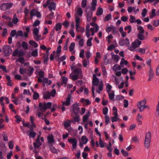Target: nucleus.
Listing matches in <instances>:
<instances>
[{
  "instance_id": "38",
  "label": "nucleus",
  "mask_w": 159,
  "mask_h": 159,
  "mask_svg": "<svg viewBox=\"0 0 159 159\" xmlns=\"http://www.w3.org/2000/svg\"><path fill=\"white\" fill-rule=\"evenodd\" d=\"M37 11H36L35 9H32L30 12V14L31 17H32L33 16H35L36 15V13Z\"/></svg>"
},
{
  "instance_id": "41",
  "label": "nucleus",
  "mask_w": 159,
  "mask_h": 159,
  "mask_svg": "<svg viewBox=\"0 0 159 159\" xmlns=\"http://www.w3.org/2000/svg\"><path fill=\"white\" fill-rule=\"evenodd\" d=\"M19 20L17 17H16V15L15 14L14 15V17L12 19V21L15 24H17Z\"/></svg>"
},
{
  "instance_id": "62",
  "label": "nucleus",
  "mask_w": 159,
  "mask_h": 159,
  "mask_svg": "<svg viewBox=\"0 0 159 159\" xmlns=\"http://www.w3.org/2000/svg\"><path fill=\"white\" fill-rule=\"evenodd\" d=\"M41 35H38V34L37 36H34V39L38 41L41 39Z\"/></svg>"
},
{
  "instance_id": "58",
  "label": "nucleus",
  "mask_w": 159,
  "mask_h": 159,
  "mask_svg": "<svg viewBox=\"0 0 159 159\" xmlns=\"http://www.w3.org/2000/svg\"><path fill=\"white\" fill-rule=\"evenodd\" d=\"M112 110L113 111V114L114 115H115V117H116V116L118 115L117 109L115 107H113Z\"/></svg>"
},
{
  "instance_id": "7",
  "label": "nucleus",
  "mask_w": 159,
  "mask_h": 159,
  "mask_svg": "<svg viewBox=\"0 0 159 159\" xmlns=\"http://www.w3.org/2000/svg\"><path fill=\"white\" fill-rule=\"evenodd\" d=\"M85 12H86L87 21L88 22H89L91 20L93 13L91 11H89L88 8H87L85 10Z\"/></svg>"
},
{
  "instance_id": "43",
  "label": "nucleus",
  "mask_w": 159,
  "mask_h": 159,
  "mask_svg": "<svg viewBox=\"0 0 159 159\" xmlns=\"http://www.w3.org/2000/svg\"><path fill=\"white\" fill-rule=\"evenodd\" d=\"M156 10L155 9H152V15L150 16V18L152 19L157 16L156 13H155Z\"/></svg>"
},
{
  "instance_id": "26",
  "label": "nucleus",
  "mask_w": 159,
  "mask_h": 159,
  "mask_svg": "<svg viewBox=\"0 0 159 159\" xmlns=\"http://www.w3.org/2000/svg\"><path fill=\"white\" fill-rule=\"evenodd\" d=\"M137 30L139 31V33L138 34H143L144 32V30L143 29V27L141 26H139L138 25L137 26Z\"/></svg>"
},
{
  "instance_id": "34",
  "label": "nucleus",
  "mask_w": 159,
  "mask_h": 159,
  "mask_svg": "<svg viewBox=\"0 0 159 159\" xmlns=\"http://www.w3.org/2000/svg\"><path fill=\"white\" fill-rule=\"evenodd\" d=\"M36 134V133L35 132L31 131L30 132L28 135L29 136L30 138H34L35 137Z\"/></svg>"
},
{
  "instance_id": "10",
  "label": "nucleus",
  "mask_w": 159,
  "mask_h": 159,
  "mask_svg": "<svg viewBox=\"0 0 159 159\" xmlns=\"http://www.w3.org/2000/svg\"><path fill=\"white\" fill-rule=\"evenodd\" d=\"M71 98V95L69 94L67 97L66 101L62 102V105L63 106L65 105L66 106H68L70 105L71 103H70V100Z\"/></svg>"
},
{
  "instance_id": "30",
  "label": "nucleus",
  "mask_w": 159,
  "mask_h": 159,
  "mask_svg": "<svg viewBox=\"0 0 159 159\" xmlns=\"http://www.w3.org/2000/svg\"><path fill=\"white\" fill-rule=\"evenodd\" d=\"M49 148L51 152L53 153H57L58 151H59V150H57L55 149L52 145L50 146Z\"/></svg>"
},
{
  "instance_id": "3",
  "label": "nucleus",
  "mask_w": 159,
  "mask_h": 159,
  "mask_svg": "<svg viewBox=\"0 0 159 159\" xmlns=\"http://www.w3.org/2000/svg\"><path fill=\"white\" fill-rule=\"evenodd\" d=\"M12 5L13 4L11 3H3L1 4L0 8L2 10L5 11L9 9L12 7Z\"/></svg>"
},
{
  "instance_id": "46",
  "label": "nucleus",
  "mask_w": 159,
  "mask_h": 159,
  "mask_svg": "<svg viewBox=\"0 0 159 159\" xmlns=\"http://www.w3.org/2000/svg\"><path fill=\"white\" fill-rule=\"evenodd\" d=\"M137 51H138L139 52L141 53L142 54H144L145 52L146 48H139L138 49L136 50Z\"/></svg>"
},
{
  "instance_id": "24",
  "label": "nucleus",
  "mask_w": 159,
  "mask_h": 159,
  "mask_svg": "<svg viewBox=\"0 0 159 159\" xmlns=\"http://www.w3.org/2000/svg\"><path fill=\"white\" fill-rule=\"evenodd\" d=\"M89 27L90 26L89 25H87L86 28V36L88 38H89L90 36V34L89 33Z\"/></svg>"
},
{
  "instance_id": "42",
  "label": "nucleus",
  "mask_w": 159,
  "mask_h": 159,
  "mask_svg": "<svg viewBox=\"0 0 159 159\" xmlns=\"http://www.w3.org/2000/svg\"><path fill=\"white\" fill-rule=\"evenodd\" d=\"M54 17V13L53 12H51L48 15L46 18L48 19H52Z\"/></svg>"
},
{
  "instance_id": "63",
  "label": "nucleus",
  "mask_w": 159,
  "mask_h": 159,
  "mask_svg": "<svg viewBox=\"0 0 159 159\" xmlns=\"http://www.w3.org/2000/svg\"><path fill=\"white\" fill-rule=\"evenodd\" d=\"M147 12V10L146 8L143 9L141 13L142 16L143 17H145L146 16Z\"/></svg>"
},
{
  "instance_id": "33",
  "label": "nucleus",
  "mask_w": 159,
  "mask_h": 159,
  "mask_svg": "<svg viewBox=\"0 0 159 159\" xmlns=\"http://www.w3.org/2000/svg\"><path fill=\"white\" fill-rule=\"evenodd\" d=\"M149 76H150V77H153L154 75V73L153 71V70L152 67L149 68L148 73Z\"/></svg>"
},
{
  "instance_id": "45",
  "label": "nucleus",
  "mask_w": 159,
  "mask_h": 159,
  "mask_svg": "<svg viewBox=\"0 0 159 159\" xmlns=\"http://www.w3.org/2000/svg\"><path fill=\"white\" fill-rule=\"evenodd\" d=\"M39 30L37 28H34V29L33 31V34H34V36H37L39 34Z\"/></svg>"
},
{
  "instance_id": "40",
  "label": "nucleus",
  "mask_w": 159,
  "mask_h": 159,
  "mask_svg": "<svg viewBox=\"0 0 159 159\" xmlns=\"http://www.w3.org/2000/svg\"><path fill=\"white\" fill-rule=\"evenodd\" d=\"M39 97V94L37 92H35L34 93L33 95V98L34 100H37Z\"/></svg>"
},
{
  "instance_id": "57",
  "label": "nucleus",
  "mask_w": 159,
  "mask_h": 159,
  "mask_svg": "<svg viewBox=\"0 0 159 159\" xmlns=\"http://www.w3.org/2000/svg\"><path fill=\"white\" fill-rule=\"evenodd\" d=\"M119 118H118V115L115 117V115L113 117H111V120L112 122L117 121L118 120Z\"/></svg>"
},
{
  "instance_id": "27",
  "label": "nucleus",
  "mask_w": 159,
  "mask_h": 159,
  "mask_svg": "<svg viewBox=\"0 0 159 159\" xmlns=\"http://www.w3.org/2000/svg\"><path fill=\"white\" fill-rule=\"evenodd\" d=\"M128 63L126 60H125L124 58H122L121 59V61L120 63V65L121 66V67H122L123 66V64H125L126 65H127Z\"/></svg>"
},
{
  "instance_id": "28",
  "label": "nucleus",
  "mask_w": 159,
  "mask_h": 159,
  "mask_svg": "<svg viewBox=\"0 0 159 159\" xmlns=\"http://www.w3.org/2000/svg\"><path fill=\"white\" fill-rule=\"evenodd\" d=\"M121 67L120 65L119 66L118 64H116L113 66V70L115 71L117 70H121Z\"/></svg>"
},
{
  "instance_id": "61",
  "label": "nucleus",
  "mask_w": 159,
  "mask_h": 159,
  "mask_svg": "<svg viewBox=\"0 0 159 159\" xmlns=\"http://www.w3.org/2000/svg\"><path fill=\"white\" fill-rule=\"evenodd\" d=\"M40 23V21L39 20H35L33 26V27L39 25Z\"/></svg>"
},
{
  "instance_id": "64",
  "label": "nucleus",
  "mask_w": 159,
  "mask_h": 159,
  "mask_svg": "<svg viewBox=\"0 0 159 159\" xmlns=\"http://www.w3.org/2000/svg\"><path fill=\"white\" fill-rule=\"evenodd\" d=\"M112 33L114 34H117L118 32L116 28L114 26H113V27H112Z\"/></svg>"
},
{
  "instance_id": "35",
  "label": "nucleus",
  "mask_w": 159,
  "mask_h": 159,
  "mask_svg": "<svg viewBox=\"0 0 159 159\" xmlns=\"http://www.w3.org/2000/svg\"><path fill=\"white\" fill-rule=\"evenodd\" d=\"M38 55V51L37 49H35L31 52V55L32 56L36 57Z\"/></svg>"
},
{
  "instance_id": "4",
  "label": "nucleus",
  "mask_w": 159,
  "mask_h": 159,
  "mask_svg": "<svg viewBox=\"0 0 159 159\" xmlns=\"http://www.w3.org/2000/svg\"><path fill=\"white\" fill-rule=\"evenodd\" d=\"M2 51L5 54L6 56H9L12 52L11 48L9 45L4 46L3 47Z\"/></svg>"
},
{
  "instance_id": "6",
  "label": "nucleus",
  "mask_w": 159,
  "mask_h": 159,
  "mask_svg": "<svg viewBox=\"0 0 159 159\" xmlns=\"http://www.w3.org/2000/svg\"><path fill=\"white\" fill-rule=\"evenodd\" d=\"M73 108V111L75 115H78L80 111V108L78 107V103L73 104L72 106Z\"/></svg>"
},
{
  "instance_id": "1",
  "label": "nucleus",
  "mask_w": 159,
  "mask_h": 159,
  "mask_svg": "<svg viewBox=\"0 0 159 159\" xmlns=\"http://www.w3.org/2000/svg\"><path fill=\"white\" fill-rule=\"evenodd\" d=\"M141 43L142 42L141 41L139 40L138 39H136L132 43L130 46L128 47V49L131 51H134L136 48L139 47Z\"/></svg>"
},
{
  "instance_id": "54",
  "label": "nucleus",
  "mask_w": 159,
  "mask_h": 159,
  "mask_svg": "<svg viewBox=\"0 0 159 159\" xmlns=\"http://www.w3.org/2000/svg\"><path fill=\"white\" fill-rule=\"evenodd\" d=\"M9 148L10 149H12L13 148L14 144L13 141L12 140H11L9 141L8 143Z\"/></svg>"
},
{
  "instance_id": "48",
  "label": "nucleus",
  "mask_w": 159,
  "mask_h": 159,
  "mask_svg": "<svg viewBox=\"0 0 159 159\" xmlns=\"http://www.w3.org/2000/svg\"><path fill=\"white\" fill-rule=\"evenodd\" d=\"M121 152L122 154L124 157H127L129 156V153L126 151H125L123 149H122L121 150Z\"/></svg>"
},
{
  "instance_id": "29",
  "label": "nucleus",
  "mask_w": 159,
  "mask_h": 159,
  "mask_svg": "<svg viewBox=\"0 0 159 159\" xmlns=\"http://www.w3.org/2000/svg\"><path fill=\"white\" fill-rule=\"evenodd\" d=\"M137 37L138 38V39L140 41L144 40L145 39V37L143 35V34H138Z\"/></svg>"
},
{
  "instance_id": "13",
  "label": "nucleus",
  "mask_w": 159,
  "mask_h": 159,
  "mask_svg": "<svg viewBox=\"0 0 159 159\" xmlns=\"http://www.w3.org/2000/svg\"><path fill=\"white\" fill-rule=\"evenodd\" d=\"M90 112L89 111H87L86 114L84 115L83 117V121L84 122H86L88 120V117L90 116Z\"/></svg>"
},
{
  "instance_id": "19",
  "label": "nucleus",
  "mask_w": 159,
  "mask_h": 159,
  "mask_svg": "<svg viewBox=\"0 0 159 159\" xmlns=\"http://www.w3.org/2000/svg\"><path fill=\"white\" fill-rule=\"evenodd\" d=\"M51 95L49 91H46L43 94V98L44 99H48L50 98Z\"/></svg>"
},
{
  "instance_id": "16",
  "label": "nucleus",
  "mask_w": 159,
  "mask_h": 159,
  "mask_svg": "<svg viewBox=\"0 0 159 159\" xmlns=\"http://www.w3.org/2000/svg\"><path fill=\"white\" fill-rule=\"evenodd\" d=\"M78 74L73 75L72 73H71L70 75L69 78L75 81L78 79Z\"/></svg>"
},
{
  "instance_id": "55",
  "label": "nucleus",
  "mask_w": 159,
  "mask_h": 159,
  "mask_svg": "<svg viewBox=\"0 0 159 159\" xmlns=\"http://www.w3.org/2000/svg\"><path fill=\"white\" fill-rule=\"evenodd\" d=\"M15 117L16 119V122L17 123H19L21 121V117L20 116L16 115L15 116Z\"/></svg>"
},
{
  "instance_id": "47",
  "label": "nucleus",
  "mask_w": 159,
  "mask_h": 159,
  "mask_svg": "<svg viewBox=\"0 0 159 159\" xmlns=\"http://www.w3.org/2000/svg\"><path fill=\"white\" fill-rule=\"evenodd\" d=\"M76 14L77 15L81 16L83 14V11L81 8H79L77 10Z\"/></svg>"
},
{
  "instance_id": "32",
  "label": "nucleus",
  "mask_w": 159,
  "mask_h": 159,
  "mask_svg": "<svg viewBox=\"0 0 159 159\" xmlns=\"http://www.w3.org/2000/svg\"><path fill=\"white\" fill-rule=\"evenodd\" d=\"M81 139L84 144H86L88 141V139L85 136H82Z\"/></svg>"
},
{
  "instance_id": "9",
  "label": "nucleus",
  "mask_w": 159,
  "mask_h": 159,
  "mask_svg": "<svg viewBox=\"0 0 159 159\" xmlns=\"http://www.w3.org/2000/svg\"><path fill=\"white\" fill-rule=\"evenodd\" d=\"M68 141L72 143V147L73 148H75L77 146V140L76 139H68Z\"/></svg>"
},
{
  "instance_id": "20",
  "label": "nucleus",
  "mask_w": 159,
  "mask_h": 159,
  "mask_svg": "<svg viewBox=\"0 0 159 159\" xmlns=\"http://www.w3.org/2000/svg\"><path fill=\"white\" fill-rule=\"evenodd\" d=\"M39 107L40 108L41 110H46L47 109V108L46 107V103H44L42 104L41 102H40L39 104Z\"/></svg>"
},
{
  "instance_id": "53",
  "label": "nucleus",
  "mask_w": 159,
  "mask_h": 159,
  "mask_svg": "<svg viewBox=\"0 0 159 159\" xmlns=\"http://www.w3.org/2000/svg\"><path fill=\"white\" fill-rule=\"evenodd\" d=\"M87 0H82L81 2V7L83 8H85L87 5Z\"/></svg>"
},
{
  "instance_id": "52",
  "label": "nucleus",
  "mask_w": 159,
  "mask_h": 159,
  "mask_svg": "<svg viewBox=\"0 0 159 159\" xmlns=\"http://www.w3.org/2000/svg\"><path fill=\"white\" fill-rule=\"evenodd\" d=\"M108 111V108L107 107H104L103 108V113L104 115L106 116Z\"/></svg>"
},
{
  "instance_id": "12",
  "label": "nucleus",
  "mask_w": 159,
  "mask_h": 159,
  "mask_svg": "<svg viewBox=\"0 0 159 159\" xmlns=\"http://www.w3.org/2000/svg\"><path fill=\"white\" fill-rule=\"evenodd\" d=\"M75 116L73 117V119L71 120V122L73 123L74 124H75L76 122H79L80 120V116L78 115H75Z\"/></svg>"
},
{
  "instance_id": "37",
  "label": "nucleus",
  "mask_w": 159,
  "mask_h": 159,
  "mask_svg": "<svg viewBox=\"0 0 159 159\" xmlns=\"http://www.w3.org/2000/svg\"><path fill=\"white\" fill-rule=\"evenodd\" d=\"M34 147L35 149L38 148L42 145L41 142H35L33 143Z\"/></svg>"
},
{
  "instance_id": "17",
  "label": "nucleus",
  "mask_w": 159,
  "mask_h": 159,
  "mask_svg": "<svg viewBox=\"0 0 159 159\" xmlns=\"http://www.w3.org/2000/svg\"><path fill=\"white\" fill-rule=\"evenodd\" d=\"M47 139L49 143L51 144L55 142L53 136L52 135L49 136L48 137Z\"/></svg>"
},
{
  "instance_id": "60",
  "label": "nucleus",
  "mask_w": 159,
  "mask_h": 159,
  "mask_svg": "<svg viewBox=\"0 0 159 159\" xmlns=\"http://www.w3.org/2000/svg\"><path fill=\"white\" fill-rule=\"evenodd\" d=\"M109 93V99L111 100L113 99L114 98V97L115 96L114 92H113V93Z\"/></svg>"
},
{
  "instance_id": "50",
  "label": "nucleus",
  "mask_w": 159,
  "mask_h": 159,
  "mask_svg": "<svg viewBox=\"0 0 159 159\" xmlns=\"http://www.w3.org/2000/svg\"><path fill=\"white\" fill-rule=\"evenodd\" d=\"M22 47L25 50H27L28 49V46L27 43L25 42H23L22 43Z\"/></svg>"
},
{
  "instance_id": "31",
  "label": "nucleus",
  "mask_w": 159,
  "mask_h": 159,
  "mask_svg": "<svg viewBox=\"0 0 159 159\" xmlns=\"http://www.w3.org/2000/svg\"><path fill=\"white\" fill-rule=\"evenodd\" d=\"M23 32L22 30H18L16 32V38H17L18 37H23Z\"/></svg>"
},
{
  "instance_id": "15",
  "label": "nucleus",
  "mask_w": 159,
  "mask_h": 159,
  "mask_svg": "<svg viewBox=\"0 0 159 159\" xmlns=\"http://www.w3.org/2000/svg\"><path fill=\"white\" fill-rule=\"evenodd\" d=\"M56 8V4L54 2H52L50 4L49 6L48 7L49 10L50 11H52V9L55 10Z\"/></svg>"
},
{
  "instance_id": "36",
  "label": "nucleus",
  "mask_w": 159,
  "mask_h": 159,
  "mask_svg": "<svg viewBox=\"0 0 159 159\" xmlns=\"http://www.w3.org/2000/svg\"><path fill=\"white\" fill-rule=\"evenodd\" d=\"M71 122V121L70 120H68L67 121H65L64 122V126L66 128H68L70 126Z\"/></svg>"
},
{
  "instance_id": "59",
  "label": "nucleus",
  "mask_w": 159,
  "mask_h": 159,
  "mask_svg": "<svg viewBox=\"0 0 159 159\" xmlns=\"http://www.w3.org/2000/svg\"><path fill=\"white\" fill-rule=\"evenodd\" d=\"M38 75L41 78H44V72L43 71H40L38 73Z\"/></svg>"
},
{
  "instance_id": "51",
  "label": "nucleus",
  "mask_w": 159,
  "mask_h": 159,
  "mask_svg": "<svg viewBox=\"0 0 159 159\" xmlns=\"http://www.w3.org/2000/svg\"><path fill=\"white\" fill-rule=\"evenodd\" d=\"M19 55V50L17 49L15 50L12 53V56L14 57L18 56Z\"/></svg>"
},
{
  "instance_id": "22",
  "label": "nucleus",
  "mask_w": 159,
  "mask_h": 159,
  "mask_svg": "<svg viewBox=\"0 0 159 159\" xmlns=\"http://www.w3.org/2000/svg\"><path fill=\"white\" fill-rule=\"evenodd\" d=\"M34 70V69L32 67L30 66L29 69L27 70V74L29 76L31 75Z\"/></svg>"
},
{
  "instance_id": "5",
  "label": "nucleus",
  "mask_w": 159,
  "mask_h": 159,
  "mask_svg": "<svg viewBox=\"0 0 159 159\" xmlns=\"http://www.w3.org/2000/svg\"><path fill=\"white\" fill-rule=\"evenodd\" d=\"M119 44L121 46H123L125 44L126 46L128 47L130 44L129 39L127 38L125 39H121L119 41Z\"/></svg>"
},
{
  "instance_id": "18",
  "label": "nucleus",
  "mask_w": 159,
  "mask_h": 159,
  "mask_svg": "<svg viewBox=\"0 0 159 159\" xmlns=\"http://www.w3.org/2000/svg\"><path fill=\"white\" fill-rule=\"evenodd\" d=\"M29 43L31 46L34 47L35 48H36L38 47L37 43L33 40H30Z\"/></svg>"
},
{
  "instance_id": "14",
  "label": "nucleus",
  "mask_w": 159,
  "mask_h": 159,
  "mask_svg": "<svg viewBox=\"0 0 159 159\" xmlns=\"http://www.w3.org/2000/svg\"><path fill=\"white\" fill-rule=\"evenodd\" d=\"M111 54H112V59L116 63H117L119 61V56L117 55L114 54L113 53H111Z\"/></svg>"
},
{
  "instance_id": "2",
  "label": "nucleus",
  "mask_w": 159,
  "mask_h": 159,
  "mask_svg": "<svg viewBox=\"0 0 159 159\" xmlns=\"http://www.w3.org/2000/svg\"><path fill=\"white\" fill-rule=\"evenodd\" d=\"M151 139V133L150 132L148 131L146 133L144 143L145 147L147 149H148L150 147Z\"/></svg>"
},
{
  "instance_id": "39",
  "label": "nucleus",
  "mask_w": 159,
  "mask_h": 159,
  "mask_svg": "<svg viewBox=\"0 0 159 159\" xmlns=\"http://www.w3.org/2000/svg\"><path fill=\"white\" fill-rule=\"evenodd\" d=\"M62 25L60 23H58L56 24L55 26V29L57 31L60 30L61 27Z\"/></svg>"
},
{
  "instance_id": "44",
  "label": "nucleus",
  "mask_w": 159,
  "mask_h": 159,
  "mask_svg": "<svg viewBox=\"0 0 159 159\" xmlns=\"http://www.w3.org/2000/svg\"><path fill=\"white\" fill-rule=\"evenodd\" d=\"M75 43H71L70 46H69V50L70 52L72 51L75 47Z\"/></svg>"
},
{
  "instance_id": "56",
  "label": "nucleus",
  "mask_w": 159,
  "mask_h": 159,
  "mask_svg": "<svg viewBox=\"0 0 159 159\" xmlns=\"http://www.w3.org/2000/svg\"><path fill=\"white\" fill-rule=\"evenodd\" d=\"M152 24L155 27L158 26L159 25V20H154Z\"/></svg>"
},
{
  "instance_id": "23",
  "label": "nucleus",
  "mask_w": 159,
  "mask_h": 159,
  "mask_svg": "<svg viewBox=\"0 0 159 159\" xmlns=\"http://www.w3.org/2000/svg\"><path fill=\"white\" fill-rule=\"evenodd\" d=\"M103 13V9L100 7H99L97 11L96 14L97 16H100Z\"/></svg>"
},
{
  "instance_id": "21",
  "label": "nucleus",
  "mask_w": 159,
  "mask_h": 159,
  "mask_svg": "<svg viewBox=\"0 0 159 159\" xmlns=\"http://www.w3.org/2000/svg\"><path fill=\"white\" fill-rule=\"evenodd\" d=\"M73 72L76 73V74H78V75H81V76L82 75L81 74L82 71L81 69H79L78 68H76L74 70Z\"/></svg>"
},
{
  "instance_id": "11",
  "label": "nucleus",
  "mask_w": 159,
  "mask_h": 159,
  "mask_svg": "<svg viewBox=\"0 0 159 159\" xmlns=\"http://www.w3.org/2000/svg\"><path fill=\"white\" fill-rule=\"evenodd\" d=\"M93 78L92 81L93 85L95 86H97L99 82V80L98 78L96 77L95 74L93 75Z\"/></svg>"
},
{
  "instance_id": "25",
  "label": "nucleus",
  "mask_w": 159,
  "mask_h": 159,
  "mask_svg": "<svg viewBox=\"0 0 159 159\" xmlns=\"http://www.w3.org/2000/svg\"><path fill=\"white\" fill-rule=\"evenodd\" d=\"M62 80L61 82V85H63V84H66L67 82L68 79L65 76L61 77Z\"/></svg>"
},
{
  "instance_id": "8",
  "label": "nucleus",
  "mask_w": 159,
  "mask_h": 159,
  "mask_svg": "<svg viewBox=\"0 0 159 159\" xmlns=\"http://www.w3.org/2000/svg\"><path fill=\"white\" fill-rule=\"evenodd\" d=\"M146 98H144L142 100L139 101L138 102L137 104V106L138 108L139 109V110L143 105L146 104Z\"/></svg>"
},
{
  "instance_id": "49",
  "label": "nucleus",
  "mask_w": 159,
  "mask_h": 159,
  "mask_svg": "<svg viewBox=\"0 0 159 159\" xmlns=\"http://www.w3.org/2000/svg\"><path fill=\"white\" fill-rule=\"evenodd\" d=\"M16 30H13L11 31L10 35L11 37H14L15 35L16 36Z\"/></svg>"
}]
</instances>
